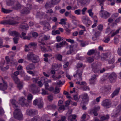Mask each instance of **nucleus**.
I'll return each mask as SVG.
<instances>
[{"label": "nucleus", "instance_id": "nucleus-44", "mask_svg": "<svg viewBox=\"0 0 121 121\" xmlns=\"http://www.w3.org/2000/svg\"><path fill=\"white\" fill-rule=\"evenodd\" d=\"M60 0H51V1L52 2V3L54 5L56 4Z\"/></svg>", "mask_w": 121, "mask_h": 121}, {"label": "nucleus", "instance_id": "nucleus-50", "mask_svg": "<svg viewBox=\"0 0 121 121\" xmlns=\"http://www.w3.org/2000/svg\"><path fill=\"white\" fill-rule=\"evenodd\" d=\"M56 39L57 41L58 42H59L61 40H63V38H61L60 36H58L56 37Z\"/></svg>", "mask_w": 121, "mask_h": 121}, {"label": "nucleus", "instance_id": "nucleus-3", "mask_svg": "<svg viewBox=\"0 0 121 121\" xmlns=\"http://www.w3.org/2000/svg\"><path fill=\"white\" fill-rule=\"evenodd\" d=\"M14 117L19 120H22L23 117L21 111L19 108L15 109L13 112Z\"/></svg>", "mask_w": 121, "mask_h": 121}, {"label": "nucleus", "instance_id": "nucleus-21", "mask_svg": "<svg viewBox=\"0 0 121 121\" xmlns=\"http://www.w3.org/2000/svg\"><path fill=\"white\" fill-rule=\"evenodd\" d=\"M66 43L65 41H63L60 43H57L56 46V47L57 48H61L65 45Z\"/></svg>", "mask_w": 121, "mask_h": 121}, {"label": "nucleus", "instance_id": "nucleus-35", "mask_svg": "<svg viewBox=\"0 0 121 121\" xmlns=\"http://www.w3.org/2000/svg\"><path fill=\"white\" fill-rule=\"evenodd\" d=\"M41 119V118L36 116L32 118L31 121H40Z\"/></svg>", "mask_w": 121, "mask_h": 121}, {"label": "nucleus", "instance_id": "nucleus-16", "mask_svg": "<svg viewBox=\"0 0 121 121\" xmlns=\"http://www.w3.org/2000/svg\"><path fill=\"white\" fill-rule=\"evenodd\" d=\"M11 102L13 105V107L15 109L19 108L18 106V104L17 102L14 99H12L10 100Z\"/></svg>", "mask_w": 121, "mask_h": 121}, {"label": "nucleus", "instance_id": "nucleus-37", "mask_svg": "<svg viewBox=\"0 0 121 121\" xmlns=\"http://www.w3.org/2000/svg\"><path fill=\"white\" fill-rule=\"evenodd\" d=\"M37 87L36 85L34 84H32L30 85V88L31 89L32 91L35 89Z\"/></svg>", "mask_w": 121, "mask_h": 121}, {"label": "nucleus", "instance_id": "nucleus-57", "mask_svg": "<svg viewBox=\"0 0 121 121\" xmlns=\"http://www.w3.org/2000/svg\"><path fill=\"white\" fill-rule=\"evenodd\" d=\"M95 56L97 57V58H99L101 57L100 55V53L99 52H96L95 53Z\"/></svg>", "mask_w": 121, "mask_h": 121}, {"label": "nucleus", "instance_id": "nucleus-39", "mask_svg": "<svg viewBox=\"0 0 121 121\" xmlns=\"http://www.w3.org/2000/svg\"><path fill=\"white\" fill-rule=\"evenodd\" d=\"M79 1L81 4L82 5H84L86 3V0H78Z\"/></svg>", "mask_w": 121, "mask_h": 121}, {"label": "nucleus", "instance_id": "nucleus-28", "mask_svg": "<svg viewBox=\"0 0 121 121\" xmlns=\"http://www.w3.org/2000/svg\"><path fill=\"white\" fill-rule=\"evenodd\" d=\"M15 4V5L13 7V9H18L21 8V5L17 2H16V3Z\"/></svg>", "mask_w": 121, "mask_h": 121}, {"label": "nucleus", "instance_id": "nucleus-56", "mask_svg": "<svg viewBox=\"0 0 121 121\" xmlns=\"http://www.w3.org/2000/svg\"><path fill=\"white\" fill-rule=\"evenodd\" d=\"M33 96L31 94H29L27 96V99L29 100H31L33 98Z\"/></svg>", "mask_w": 121, "mask_h": 121}, {"label": "nucleus", "instance_id": "nucleus-8", "mask_svg": "<svg viewBox=\"0 0 121 121\" xmlns=\"http://www.w3.org/2000/svg\"><path fill=\"white\" fill-rule=\"evenodd\" d=\"M27 100L24 98L22 97L19 99V101L20 104L22 106H27L28 104L26 102Z\"/></svg>", "mask_w": 121, "mask_h": 121}, {"label": "nucleus", "instance_id": "nucleus-38", "mask_svg": "<svg viewBox=\"0 0 121 121\" xmlns=\"http://www.w3.org/2000/svg\"><path fill=\"white\" fill-rule=\"evenodd\" d=\"M104 90L105 91H109L111 89V86H108L107 87L104 86Z\"/></svg>", "mask_w": 121, "mask_h": 121}, {"label": "nucleus", "instance_id": "nucleus-64", "mask_svg": "<svg viewBox=\"0 0 121 121\" xmlns=\"http://www.w3.org/2000/svg\"><path fill=\"white\" fill-rule=\"evenodd\" d=\"M117 52L118 54L121 56V46L118 49Z\"/></svg>", "mask_w": 121, "mask_h": 121}, {"label": "nucleus", "instance_id": "nucleus-60", "mask_svg": "<svg viewBox=\"0 0 121 121\" xmlns=\"http://www.w3.org/2000/svg\"><path fill=\"white\" fill-rule=\"evenodd\" d=\"M98 76L97 75L94 74L91 76V78L90 79L95 80H96V78Z\"/></svg>", "mask_w": 121, "mask_h": 121}, {"label": "nucleus", "instance_id": "nucleus-46", "mask_svg": "<svg viewBox=\"0 0 121 121\" xmlns=\"http://www.w3.org/2000/svg\"><path fill=\"white\" fill-rule=\"evenodd\" d=\"M52 33L53 35H55L56 34H59L60 32L58 30H56L55 31H52Z\"/></svg>", "mask_w": 121, "mask_h": 121}, {"label": "nucleus", "instance_id": "nucleus-55", "mask_svg": "<svg viewBox=\"0 0 121 121\" xmlns=\"http://www.w3.org/2000/svg\"><path fill=\"white\" fill-rule=\"evenodd\" d=\"M104 2H99L100 3L99 4V5L101 6V9L100 12V13L102 12V11H103V7L102 5L103 4Z\"/></svg>", "mask_w": 121, "mask_h": 121}, {"label": "nucleus", "instance_id": "nucleus-24", "mask_svg": "<svg viewBox=\"0 0 121 121\" xmlns=\"http://www.w3.org/2000/svg\"><path fill=\"white\" fill-rule=\"evenodd\" d=\"M34 55L32 52H29L27 56V60L31 61Z\"/></svg>", "mask_w": 121, "mask_h": 121}, {"label": "nucleus", "instance_id": "nucleus-6", "mask_svg": "<svg viewBox=\"0 0 121 121\" xmlns=\"http://www.w3.org/2000/svg\"><path fill=\"white\" fill-rule=\"evenodd\" d=\"M12 78L15 82L17 84V87L20 90L23 87V85L20 82L18 78L16 76H12Z\"/></svg>", "mask_w": 121, "mask_h": 121}, {"label": "nucleus", "instance_id": "nucleus-40", "mask_svg": "<svg viewBox=\"0 0 121 121\" xmlns=\"http://www.w3.org/2000/svg\"><path fill=\"white\" fill-rule=\"evenodd\" d=\"M118 109L117 111V112L116 114L115 115H114L113 116L114 117H116L117 116V115L118 114V113L119 112H120L121 111V105H118Z\"/></svg>", "mask_w": 121, "mask_h": 121}, {"label": "nucleus", "instance_id": "nucleus-42", "mask_svg": "<svg viewBox=\"0 0 121 121\" xmlns=\"http://www.w3.org/2000/svg\"><path fill=\"white\" fill-rule=\"evenodd\" d=\"M119 30L120 29H119L117 30L115 32H113L111 35V36L112 37L118 33L119 32Z\"/></svg>", "mask_w": 121, "mask_h": 121}, {"label": "nucleus", "instance_id": "nucleus-22", "mask_svg": "<svg viewBox=\"0 0 121 121\" xmlns=\"http://www.w3.org/2000/svg\"><path fill=\"white\" fill-rule=\"evenodd\" d=\"M26 68L27 70H33L35 68V66L34 64L31 63L27 65Z\"/></svg>", "mask_w": 121, "mask_h": 121}, {"label": "nucleus", "instance_id": "nucleus-26", "mask_svg": "<svg viewBox=\"0 0 121 121\" xmlns=\"http://www.w3.org/2000/svg\"><path fill=\"white\" fill-rule=\"evenodd\" d=\"M16 3L15 0H9L7 2V4L9 6L12 5Z\"/></svg>", "mask_w": 121, "mask_h": 121}, {"label": "nucleus", "instance_id": "nucleus-30", "mask_svg": "<svg viewBox=\"0 0 121 121\" xmlns=\"http://www.w3.org/2000/svg\"><path fill=\"white\" fill-rule=\"evenodd\" d=\"M10 34H11V35L16 37L18 36L19 34L18 32L15 31H13L11 32Z\"/></svg>", "mask_w": 121, "mask_h": 121}, {"label": "nucleus", "instance_id": "nucleus-31", "mask_svg": "<svg viewBox=\"0 0 121 121\" xmlns=\"http://www.w3.org/2000/svg\"><path fill=\"white\" fill-rule=\"evenodd\" d=\"M96 52L95 50L92 49L89 51L87 53V54L89 55H91L93 54L94 53H95Z\"/></svg>", "mask_w": 121, "mask_h": 121}, {"label": "nucleus", "instance_id": "nucleus-43", "mask_svg": "<svg viewBox=\"0 0 121 121\" xmlns=\"http://www.w3.org/2000/svg\"><path fill=\"white\" fill-rule=\"evenodd\" d=\"M37 45V44L35 42H31L28 45L29 47H35Z\"/></svg>", "mask_w": 121, "mask_h": 121}, {"label": "nucleus", "instance_id": "nucleus-58", "mask_svg": "<svg viewBox=\"0 0 121 121\" xmlns=\"http://www.w3.org/2000/svg\"><path fill=\"white\" fill-rule=\"evenodd\" d=\"M42 91L41 94L43 95H45L47 93V91L44 89H42Z\"/></svg>", "mask_w": 121, "mask_h": 121}, {"label": "nucleus", "instance_id": "nucleus-10", "mask_svg": "<svg viewBox=\"0 0 121 121\" xmlns=\"http://www.w3.org/2000/svg\"><path fill=\"white\" fill-rule=\"evenodd\" d=\"M99 109V107H95L92 109L90 110L89 113L91 114H93L95 116H97L98 115L97 112Z\"/></svg>", "mask_w": 121, "mask_h": 121}, {"label": "nucleus", "instance_id": "nucleus-4", "mask_svg": "<svg viewBox=\"0 0 121 121\" xmlns=\"http://www.w3.org/2000/svg\"><path fill=\"white\" fill-rule=\"evenodd\" d=\"M93 71L95 73H99L101 68V65L99 64L94 63L91 65Z\"/></svg>", "mask_w": 121, "mask_h": 121}, {"label": "nucleus", "instance_id": "nucleus-7", "mask_svg": "<svg viewBox=\"0 0 121 121\" xmlns=\"http://www.w3.org/2000/svg\"><path fill=\"white\" fill-rule=\"evenodd\" d=\"M82 72L80 70H78L77 71V73L74 75V77L76 78L79 81H82Z\"/></svg>", "mask_w": 121, "mask_h": 121}, {"label": "nucleus", "instance_id": "nucleus-33", "mask_svg": "<svg viewBox=\"0 0 121 121\" xmlns=\"http://www.w3.org/2000/svg\"><path fill=\"white\" fill-rule=\"evenodd\" d=\"M40 91V90L39 89L38 87H37L35 89L32 91V92L33 94H35L39 92Z\"/></svg>", "mask_w": 121, "mask_h": 121}, {"label": "nucleus", "instance_id": "nucleus-23", "mask_svg": "<svg viewBox=\"0 0 121 121\" xmlns=\"http://www.w3.org/2000/svg\"><path fill=\"white\" fill-rule=\"evenodd\" d=\"M120 89V87H119L114 91L111 95L112 98H113L115 96L117 95L118 94Z\"/></svg>", "mask_w": 121, "mask_h": 121}, {"label": "nucleus", "instance_id": "nucleus-20", "mask_svg": "<svg viewBox=\"0 0 121 121\" xmlns=\"http://www.w3.org/2000/svg\"><path fill=\"white\" fill-rule=\"evenodd\" d=\"M20 28L22 29L26 30L28 29L29 27L28 24L25 23H22L20 26Z\"/></svg>", "mask_w": 121, "mask_h": 121}, {"label": "nucleus", "instance_id": "nucleus-25", "mask_svg": "<svg viewBox=\"0 0 121 121\" xmlns=\"http://www.w3.org/2000/svg\"><path fill=\"white\" fill-rule=\"evenodd\" d=\"M108 56V53L102 54L101 55V57L102 60H104L107 58Z\"/></svg>", "mask_w": 121, "mask_h": 121}, {"label": "nucleus", "instance_id": "nucleus-62", "mask_svg": "<svg viewBox=\"0 0 121 121\" xmlns=\"http://www.w3.org/2000/svg\"><path fill=\"white\" fill-rule=\"evenodd\" d=\"M39 100L37 99L33 101V104L34 105H36L38 104V103L39 102Z\"/></svg>", "mask_w": 121, "mask_h": 121}, {"label": "nucleus", "instance_id": "nucleus-52", "mask_svg": "<svg viewBox=\"0 0 121 121\" xmlns=\"http://www.w3.org/2000/svg\"><path fill=\"white\" fill-rule=\"evenodd\" d=\"M14 42L15 44H17L18 43V41L19 40V38L16 37H15L13 38Z\"/></svg>", "mask_w": 121, "mask_h": 121}, {"label": "nucleus", "instance_id": "nucleus-13", "mask_svg": "<svg viewBox=\"0 0 121 121\" xmlns=\"http://www.w3.org/2000/svg\"><path fill=\"white\" fill-rule=\"evenodd\" d=\"M0 78L3 82L4 84L2 85L1 83H0V90L4 91L7 89V85L6 82H5L2 78L1 77Z\"/></svg>", "mask_w": 121, "mask_h": 121}, {"label": "nucleus", "instance_id": "nucleus-2", "mask_svg": "<svg viewBox=\"0 0 121 121\" xmlns=\"http://www.w3.org/2000/svg\"><path fill=\"white\" fill-rule=\"evenodd\" d=\"M0 23L4 25L9 24L12 25H15L18 24L19 22L15 21L13 17H11L8 20L1 21Z\"/></svg>", "mask_w": 121, "mask_h": 121}, {"label": "nucleus", "instance_id": "nucleus-49", "mask_svg": "<svg viewBox=\"0 0 121 121\" xmlns=\"http://www.w3.org/2000/svg\"><path fill=\"white\" fill-rule=\"evenodd\" d=\"M88 12L89 14V15L91 17H92L93 14V13L92 12V9H90L88 10Z\"/></svg>", "mask_w": 121, "mask_h": 121}, {"label": "nucleus", "instance_id": "nucleus-19", "mask_svg": "<svg viewBox=\"0 0 121 121\" xmlns=\"http://www.w3.org/2000/svg\"><path fill=\"white\" fill-rule=\"evenodd\" d=\"M21 35L22 36H21V37L24 39L30 40L31 38L30 36H26V33L23 32H22V33Z\"/></svg>", "mask_w": 121, "mask_h": 121}, {"label": "nucleus", "instance_id": "nucleus-11", "mask_svg": "<svg viewBox=\"0 0 121 121\" xmlns=\"http://www.w3.org/2000/svg\"><path fill=\"white\" fill-rule=\"evenodd\" d=\"M117 77L116 74L114 73H112L109 75L108 78L110 82H112Z\"/></svg>", "mask_w": 121, "mask_h": 121}, {"label": "nucleus", "instance_id": "nucleus-41", "mask_svg": "<svg viewBox=\"0 0 121 121\" xmlns=\"http://www.w3.org/2000/svg\"><path fill=\"white\" fill-rule=\"evenodd\" d=\"M82 90L83 91H90V89L88 86H84L82 87Z\"/></svg>", "mask_w": 121, "mask_h": 121}, {"label": "nucleus", "instance_id": "nucleus-45", "mask_svg": "<svg viewBox=\"0 0 121 121\" xmlns=\"http://www.w3.org/2000/svg\"><path fill=\"white\" fill-rule=\"evenodd\" d=\"M48 99L49 101H52L53 99V96L52 95H50L48 96Z\"/></svg>", "mask_w": 121, "mask_h": 121}, {"label": "nucleus", "instance_id": "nucleus-15", "mask_svg": "<svg viewBox=\"0 0 121 121\" xmlns=\"http://www.w3.org/2000/svg\"><path fill=\"white\" fill-rule=\"evenodd\" d=\"M101 17L103 18L106 19L109 17L110 16V14L106 11H104L101 13Z\"/></svg>", "mask_w": 121, "mask_h": 121}, {"label": "nucleus", "instance_id": "nucleus-18", "mask_svg": "<svg viewBox=\"0 0 121 121\" xmlns=\"http://www.w3.org/2000/svg\"><path fill=\"white\" fill-rule=\"evenodd\" d=\"M39 61V56L34 54L31 61L33 63H36L38 62Z\"/></svg>", "mask_w": 121, "mask_h": 121}, {"label": "nucleus", "instance_id": "nucleus-61", "mask_svg": "<svg viewBox=\"0 0 121 121\" xmlns=\"http://www.w3.org/2000/svg\"><path fill=\"white\" fill-rule=\"evenodd\" d=\"M87 9V8L86 7H84L83 8L82 10V15H84L85 14V12L86 10Z\"/></svg>", "mask_w": 121, "mask_h": 121}, {"label": "nucleus", "instance_id": "nucleus-63", "mask_svg": "<svg viewBox=\"0 0 121 121\" xmlns=\"http://www.w3.org/2000/svg\"><path fill=\"white\" fill-rule=\"evenodd\" d=\"M87 60L88 62L91 63L94 61V60L93 58L89 57L88 58Z\"/></svg>", "mask_w": 121, "mask_h": 121}, {"label": "nucleus", "instance_id": "nucleus-51", "mask_svg": "<svg viewBox=\"0 0 121 121\" xmlns=\"http://www.w3.org/2000/svg\"><path fill=\"white\" fill-rule=\"evenodd\" d=\"M116 0H108V1L111 2L110 5L112 6L114 5L115 4Z\"/></svg>", "mask_w": 121, "mask_h": 121}, {"label": "nucleus", "instance_id": "nucleus-59", "mask_svg": "<svg viewBox=\"0 0 121 121\" xmlns=\"http://www.w3.org/2000/svg\"><path fill=\"white\" fill-rule=\"evenodd\" d=\"M66 41L69 42H70L71 43H74V41L73 40L71 39H66Z\"/></svg>", "mask_w": 121, "mask_h": 121}, {"label": "nucleus", "instance_id": "nucleus-17", "mask_svg": "<svg viewBox=\"0 0 121 121\" xmlns=\"http://www.w3.org/2000/svg\"><path fill=\"white\" fill-rule=\"evenodd\" d=\"M77 116L76 115H71L69 116L68 118V120L70 121H77L76 119Z\"/></svg>", "mask_w": 121, "mask_h": 121}, {"label": "nucleus", "instance_id": "nucleus-34", "mask_svg": "<svg viewBox=\"0 0 121 121\" xmlns=\"http://www.w3.org/2000/svg\"><path fill=\"white\" fill-rule=\"evenodd\" d=\"M2 10L3 13H10L12 11V10L5 9L3 8H2Z\"/></svg>", "mask_w": 121, "mask_h": 121}, {"label": "nucleus", "instance_id": "nucleus-29", "mask_svg": "<svg viewBox=\"0 0 121 121\" xmlns=\"http://www.w3.org/2000/svg\"><path fill=\"white\" fill-rule=\"evenodd\" d=\"M38 108H42L43 106V102L41 100H39V102L38 103L37 105Z\"/></svg>", "mask_w": 121, "mask_h": 121}, {"label": "nucleus", "instance_id": "nucleus-27", "mask_svg": "<svg viewBox=\"0 0 121 121\" xmlns=\"http://www.w3.org/2000/svg\"><path fill=\"white\" fill-rule=\"evenodd\" d=\"M53 5H54V4L52 3L51 1V2H47L45 5V6L46 8H48L51 7L53 6Z\"/></svg>", "mask_w": 121, "mask_h": 121}, {"label": "nucleus", "instance_id": "nucleus-1", "mask_svg": "<svg viewBox=\"0 0 121 121\" xmlns=\"http://www.w3.org/2000/svg\"><path fill=\"white\" fill-rule=\"evenodd\" d=\"M50 36L48 35H45L43 36L42 38H41L40 37H39V45L42 51L43 52L46 51L47 50L44 45H46V44L44 42V40L47 41L50 39Z\"/></svg>", "mask_w": 121, "mask_h": 121}, {"label": "nucleus", "instance_id": "nucleus-5", "mask_svg": "<svg viewBox=\"0 0 121 121\" xmlns=\"http://www.w3.org/2000/svg\"><path fill=\"white\" fill-rule=\"evenodd\" d=\"M31 8V6L30 4H28L26 7L23 8L21 10V13L24 14H27L30 13Z\"/></svg>", "mask_w": 121, "mask_h": 121}, {"label": "nucleus", "instance_id": "nucleus-48", "mask_svg": "<svg viewBox=\"0 0 121 121\" xmlns=\"http://www.w3.org/2000/svg\"><path fill=\"white\" fill-rule=\"evenodd\" d=\"M77 84L79 85H83L85 84L86 82H80L79 81H78L76 82Z\"/></svg>", "mask_w": 121, "mask_h": 121}, {"label": "nucleus", "instance_id": "nucleus-12", "mask_svg": "<svg viewBox=\"0 0 121 121\" xmlns=\"http://www.w3.org/2000/svg\"><path fill=\"white\" fill-rule=\"evenodd\" d=\"M111 104V101L109 100L106 99L103 101L102 105L106 108H108L110 107Z\"/></svg>", "mask_w": 121, "mask_h": 121}, {"label": "nucleus", "instance_id": "nucleus-14", "mask_svg": "<svg viewBox=\"0 0 121 121\" xmlns=\"http://www.w3.org/2000/svg\"><path fill=\"white\" fill-rule=\"evenodd\" d=\"M82 22L83 23L87 26L90 25L89 23L91 22V21L86 16H84L83 17Z\"/></svg>", "mask_w": 121, "mask_h": 121}, {"label": "nucleus", "instance_id": "nucleus-53", "mask_svg": "<svg viewBox=\"0 0 121 121\" xmlns=\"http://www.w3.org/2000/svg\"><path fill=\"white\" fill-rule=\"evenodd\" d=\"M4 113V111L3 108L0 107V115H2Z\"/></svg>", "mask_w": 121, "mask_h": 121}, {"label": "nucleus", "instance_id": "nucleus-54", "mask_svg": "<svg viewBox=\"0 0 121 121\" xmlns=\"http://www.w3.org/2000/svg\"><path fill=\"white\" fill-rule=\"evenodd\" d=\"M59 92L60 90L59 88L56 87L55 88V91H54L53 92L54 94H57L59 93Z\"/></svg>", "mask_w": 121, "mask_h": 121}, {"label": "nucleus", "instance_id": "nucleus-32", "mask_svg": "<svg viewBox=\"0 0 121 121\" xmlns=\"http://www.w3.org/2000/svg\"><path fill=\"white\" fill-rule=\"evenodd\" d=\"M28 112L31 115L35 114L37 113V111L34 109H30L28 110Z\"/></svg>", "mask_w": 121, "mask_h": 121}, {"label": "nucleus", "instance_id": "nucleus-36", "mask_svg": "<svg viewBox=\"0 0 121 121\" xmlns=\"http://www.w3.org/2000/svg\"><path fill=\"white\" fill-rule=\"evenodd\" d=\"M109 116L108 115H107L106 117L102 116L100 117V119L104 121L108 120L109 118Z\"/></svg>", "mask_w": 121, "mask_h": 121}, {"label": "nucleus", "instance_id": "nucleus-47", "mask_svg": "<svg viewBox=\"0 0 121 121\" xmlns=\"http://www.w3.org/2000/svg\"><path fill=\"white\" fill-rule=\"evenodd\" d=\"M81 10L80 9L76 10L75 11V13L78 15H79L81 14Z\"/></svg>", "mask_w": 121, "mask_h": 121}, {"label": "nucleus", "instance_id": "nucleus-9", "mask_svg": "<svg viewBox=\"0 0 121 121\" xmlns=\"http://www.w3.org/2000/svg\"><path fill=\"white\" fill-rule=\"evenodd\" d=\"M82 102H83L84 103H86L89 101V97L87 93L83 94L82 95Z\"/></svg>", "mask_w": 121, "mask_h": 121}]
</instances>
